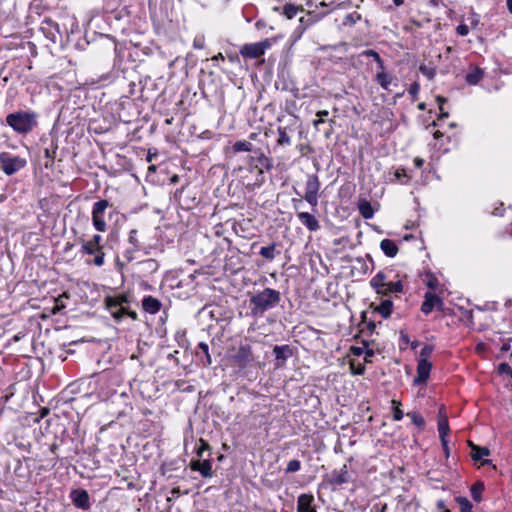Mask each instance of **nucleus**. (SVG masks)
Instances as JSON below:
<instances>
[{
    "mask_svg": "<svg viewBox=\"0 0 512 512\" xmlns=\"http://www.w3.org/2000/svg\"><path fill=\"white\" fill-rule=\"evenodd\" d=\"M280 301L281 294L279 291L265 288L250 297V313L253 317H262L266 311L277 306Z\"/></svg>",
    "mask_w": 512,
    "mask_h": 512,
    "instance_id": "obj_1",
    "label": "nucleus"
},
{
    "mask_svg": "<svg viewBox=\"0 0 512 512\" xmlns=\"http://www.w3.org/2000/svg\"><path fill=\"white\" fill-rule=\"evenodd\" d=\"M6 123L14 131L27 134L37 126V114L28 111H17L7 115Z\"/></svg>",
    "mask_w": 512,
    "mask_h": 512,
    "instance_id": "obj_2",
    "label": "nucleus"
},
{
    "mask_svg": "<svg viewBox=\"0 0 512 512\" xmlns=\"http://www.w3.org/2000/svg\"><path fill=\"white\" fill-rule=\"evenodd\" d=\"M27 165V160L9 152L0 153V169L8 176L15 174Z\"/></svg>",
    "mask_w": 512,
    "mask_h": 512,
    "instance_id": "obj_3",
    "label": "nucleus"
},
{
    "mask_svg": "<svg viewBox=\"0 0 512 512\" xmlns=\"http://www.w3.org/2000/svg\"><path fill=\"white\" fill-rule=\"evenodd\" d=\"M102 240L101 235L95 234L89 241H82V252L84 254L95 255L93 264L100 267L104 264L103 247L100 245Z\"/></svg>",
    "mask_w": 512,
    "mask_h": 512,
    "instance_id": "obj_4",
    "label": "nucleus"
},
{
    "mask_svg": "<svg viewBox=\"0 0 512 512\" xmlns=\"http://www.w3.org/2000/svg\"><path fill=\"white\" fill-rule=\"evenodd\" d=\"M111 204L105 200H99L94 203L92 210V223L94 228L99 232H104L107 228L106 222L104 220V213Z\"/></svg>",
    "mask_w": 512,
    "mask_h": 512,
    "instance_id": "obj_5",
    "label": "nucleus"
},
{
    "mask_svg": "<svg viewBox=\"0 0 512 512\" xmlns=\"http://www.w3.org/2000/svg\"><path fill=\"white\" fill-rule=\"evenodd\" d=\"M320 187L319 177L316 174L307 176L306 191L303 198L313 207H316L318 204V192Z\"/></svg>",
    "mask_w": 512,
    "mask_h": 512,
    "instance_id": "obj_6",
    "label": "nucleus"
},
{
    "mask_svg": "<svg viewBox=\"0 0 512 512\" xmlns=\"http://www.w3.org/2000/svg\"><path fill=\"white\" fill-rule=\"evenodd\" d=\"M269 46H270V43L268 40H264V41L252 43V44H245L241 48L240 54L244 58L256 59V58L261 57L265 53V50Z\"/></svg>",
    "mask_w": 512,
    "mask_h": 512,
    "instance_id": "obj_7",
    "label": "nucleus"
},
{
    "mask_svg": "<svg viewBox=\"0 0 512 512\" xmlns=\"http://www.w3.org/2000/svg\"><path fill=\"white\" fill-rule=\"evenodd\" d=\"M328 12H319L316 13L315 11H309L305 16H301L299 18V26L295 29V34L297 37H301L302 34L305 32V30L319 21L322 17H324Z\"/></svg>",
    "mask_w": 512,
    "mask_h": 512,
    "instance_id": "obj_8",
    "label": "nucleus"
},
{
    "mask_svg": "<svg viewBox=\"0 0 512 512\" xmlns=\"http://www.w3.org/2000/svg\"><path fill=\"white\" fill-rule=\"evenodd\" d=\"M233 358L240 368H245L249 363L254 361L251 346L248 344L240 345Z\"/></svg>",
    "mask_w": 512,
    "mask_h": 512,
    "instance_id": "obj_9",
    "label": "nucleus"
},
{
    "mask_svg": "<svg viewBox=\"0 0 512 512\" xmlns=\"http://www.w3.org/2000/svg\"><path fill=\"white\" fill-rule=\"evenodd\" d=\"M432 363L427 359H419L417 364V376L414 378V384L425 383L429 377Z\"/></svg>",
    "mask_w": 512,
    "mask_h": 512,
    "instance_id": "obj_10",
    "label": "nucleus"
},
{
    "mask_svg": "<svg viewBox=\"0 0 512 512\" xmlns=\"http://www.w3.org/2000/svg\"><path fill=\"white\" fill-rule=\"evenodd\" d=\"M273 353L275 355L276 368H281L285 365L287 359L292 356L293 352L289 345L274 346Z\"/></svg>",
    "mask_w": 512,
    "mask_h": 512,
    "instance_id": "obj_11",
    "label": "nucleus"
},
{
    "mask_svg": "<svg viewBox=\"0 0 512 512\" xmlns=\"http://www.w3.org/2000/svg\"><path fill=\"white\" fill-rule=\"evenodd\" d=\"M190 468L193 471H198L204 478H210L213 476L212 464L210 459H205L202 462L200 460H191Z\"/></svg>",
    "mask_w": 512,
    "mask_h": 512,
    "instance_id": "obj_12",
    "label": "nucleus"
},
{
    "mask_svg": "<svg viewBox=\"0 0 512 512\" xmlns=\"http://www.w3.org/2000/svg\"><path fill=\"white\" fill-rule=\"evenodd\" d=\"M71 498L73 501V504L81 509L87 510L90 507V499L89 494L84 489H77L72 491Z\"/></svg>",
    "mask_w": 512,
    "mask_h": 512,
    "instance_id": "obj_13",
    "label": "nucleus"
},
{
    "mask_svg": "<svg viewBox=\"0 0 512 512\" xmlns=\"http://www.w3.org/2000/svg\"><path fill=\"white\" fill-rule=\"evenodd\" d=\"M106 306L108 310L111 312V315L116 320H121L126 313V307L121 306V302L117 299H114L113 297H107L106 300Z\"/></svg>",
    "mask_w": 512,
    "mask_h": 512,
    "instance_id": "obj_14",
    "label": "nucleus"
},
{
    "mask_svg": "<svg viewBox=\"0 0 512 512\" xmlns=\"http://www.w3.org/2000/svg\"><path fill=\"white\" fill-rule=\"evenodd\" d=\"M314 496L311 494H301L297 500L298 512H317L315 507L312 506Z\"/></svg>",
    "mask_w": 512,
    "mask_h": 512,
    "instance_id": "obj_15",
    "label": "nucleus"
},
{
    "mask_svg": "<svg viewBox=\"0 0 512 512\" xmlns=\"http://www.w3.org/2000/svg\"><path fill=\"white\" fill-rule=\"evenodd\" d=\"M435 302H440V306H443V300L438 295L426 292L424 302L421 305V311L426 315L429 314L435 307Z\"/></svg>",
    "mask_w": 512,
    "mask_h": 512,
    "instance_id": "obj_16",
    "label": "nucleus"
},
{
    "mask_svg": "<svg viewBox=\"0 0 512 512\" xmlns=\"http://www.w3.org/2000/svg\"><path fill=\"white\" fill-rule=\"evenodd\" d=\"M300 222L305 225L310 231H317L320 228L319 221L315 216L308 212H300L297 214Z\"/></svg>",
    "mask_w": 512,
    "mask_h": 512,
    "instance_id": "obj_17",
    "label": "nucleus"
},
{
    "mask_svg": "<svg viewBox=\"0 0 512 512\" xmlns=\"http://www.w3.org/2000/svg\"><path fill=\"white\" fill-rule=\"evenodd\" d=\"M349 479L350 475L348 472V468L346 465H343L339 471L334 470L332 472V479L330 480V483L332 485H342L344 483H347Z\"/></svg>",
    "mask_w": 512,
    "mask_h": 512,
    "instance_id": "obj_18",
    "label": "nucleus"
},
{
    "mask_svg": "<svg viewBox=\"0 0 512 512\" xmlns=\"http://www.w3.org/2000/svg\"><path fill=\"white\" fill-rule=\"evenodd\" d=\"M161 302L153 296H146L142 301V307L145 312L155 314L161 309Z\"/></svg>",
    "mask_w": 512,
    "mask_h": 512,
    "instance_id": "obj_19",
    "label": "nucleus"
},
{
    "mask_svg": "<svg viewBox=\"0 0 512 512\" xmlns=\"http://www.w3.org/2000/svg\"><path fill=\"white\" fill-rule=\"evenodd\" d=\"M274 11L280 12L287 19H292L297 15L299 11H303V9L300 6H296L291 3H286L282 7H274Z\"/></svg>",
    "mask_w": 512,
    "mask_h": 512,
    "instance_id": "obj_20",
    "label": "nucleus"
},
{
    "mask_svg": "<svg viewBox=\"0 0 512 512\" xmlns=\"http://www.w3.org/2000/svg\"><path fill=\"white\" fill-rule=\"evenodd\" d=\"M380 248L388 257H395L399 251L396 243L390 239H383L380 242Z\"/></svg>",
    "mask_w": 512,
    "mask_h": 512,
    "instance_id": "obj_21",
    "label": "nucleus"
},
{
    "mask_svg": "<svg viewBox=\"0 0 512 512\" xmlns=\"http://www.w3.org/2000/svg\"><path fill=\"white\" fill-rule=\"evenodd\" d=\"M252 161L254 162V158H252ZM255 167L259 169V173H263V170H270L273 167V161L271 158L265 156L264 154H260L255 159Z\"/></svg>",
    "mask_w": 512,
    "mask_h": 512,
    "instance_id": "obj_22",
    "label": "nucleus"
},
{
    "mask_svg": "<svg viewBox=\"0 0 512 512\" xmlns=\"http://www.w3.org/2000/svg\"><path fill=\"white\" fill-rule=\"evenodd\" d=\"M484 77V71L479 67H474L466 74L465 80L469 85L478 84Z\"/></svg>",
    "mask_w": 512,
    "mask_h": 512,
    "instance_id": "obj_23",
    "label": "nucleus"
},
{
    "mask_svg": "<svg viewBox=\"0 0 512 512\" xmlns=\"http://www.w3.org/2000/svg\"><path fill=\"white\" fill-rule=\"evenodd\" d=\"M469 446L471 447V457L474 461H480L485 456L490 455V450L487 447H481L469 442Z\"/></svg>",
    "mask_w": 512,
    "mask_h": 512,
    "instance_id": "obj_24",
    "label": "nucleus"
},
{
    "mask_svg": "<svg viewBox=\"0 0 512 512\" xmlns=\"http://www.w3.org/2000/svg\"><path fill=\"white\" fill-rule=\"evenodd\" d=\"M393 302L391 299H385L379 306L375 308V311L381 314L385 319L389 318L392 313Z\"/></svg>",
    "mask_w": 512,
    "mask_h": 512,
    "instance_id": "obj_25",
    "label": "nucleus"
},
{
    "mask_svg": "<svg viewBox=\"0 0 512 512\" xmlns=\"http://www.w3.org/2000/svg\"><path fill=\"white\" fill-rule=\"evenodd\" d=\"M358 209H359L361 216L364 219H370L374 215V210H373L371 204L366 200H362L359 202Z\"/></svg>",
    "mask_w": 512,
    "mask_h": 512,
    "instance_id": "obj_26",
    "label": "nucleus"
},
{
    "mask_svg": "<svg viewBox=\"0 0 512 512\" xmlns=\"http://www.w3.org/2000/svg\"><path fill=\"white\" fill-rule=\"evenodd\" d=\"M386 274L382 271L378 272L370 281V285L374 289H382L386 285Z\"/></svg>",
    "mask_w": 512,
    "mask_h": 512,
    "instance_id": "obj_27",
    "label": "nucleus"
},
{
    "mask_svg": "<svg viewBox=\"0 0 512 512\" xmlns=\"http://www.w3.org/2000/svg\"><path fill=\"white\" fill-rule=\"evenodd\" d=\"M259 254L269 260V261H272L275 256H276V244L275 243H271L270 245L268 246H265V247H262L259 251Z\"/></svg>",
    "mask_w": 512,
    "mask_h": 512,
    "instance_id": "obj_28",
    "label": "nucleus"
},
{
    "mask_svg": "<svg viewBox=\"0 0 512 512\" xmlns=\"http://www.w3.org/2000/svg\"><path fill=\"white\" fill-rule=\"evenodd\" d=\"M471 496L473 498L474 501L476 502H480L482 500V492L484 491V484L483 482L481 481H477L475 482L472 486H471Z\"/></svg>",
    "mask_w": 512,
    "mask_h": 512,
    "instance_id": "obj_29",
    "label": "nucleus"
},
{
    "mask_svg": "<svg viewBox=\"0 0 512 512\" xmlns=\"http://www.w3.org/2000/svg\"><path fill=\"white\" fill-rule=\"evenodd\" d=\"M438 431H439L440 440L446 439V437L449 433V424H448V419H447L446 415H444L442 418H439Z\"/></svg>",
    "mask_w": 512,
    "mask_h": 512,
    "instance_id": "obj_30",
    "label": "nucleus"
},
{
    "mask_svg": "<svg viewBox=\"0 0 512 512\" xmlns=\"http://www.w3.org/2000/svg\"><path fill=\"white\" fill-rule=\"evenodd\" d=\"M360 20H361V14L354 11L352 13L345 15V17L343 18L342 25L351 27V26L355 25Z\"/></svg>",
    "mask_w": 512,
    "mask_h": 512,
    "instance_id": "obj_31",
    "label": "nucleus"
},
{
    "mask_svg": "<svg viewBox=\"0 0 512 512\" xmlns=\"http://www.w3.org/2000/svg\"><path fill=\"white\" fill-rule=\"evenodd\" d=\"M278 139L277 144L284 146V145H290L291 144V138L288 135L285 127H279L278 128Z\"/></svg>",
    "mask_w": 512,
    "mask_h": 512,
    "instance_id": "obj_32",
    "label": "nucleus"
},
{
    "mask_svg": "<svg viewBox=\"0 0 512 512\" xmlns=\"http://www.w3.org/2000/svg\"><path fill=\"white\" fill-rule=\"evenodd\" d=\"M376 80L383 89H388L392 79L384 70H381V72L377 73Z\"/></svg>",
    "mask_w": 512,
    "mask_h": 512,
    "instance_id": "obj_33",
    "label": "nucleus"
},
{
    "mask_svg": "<svg viewBox=\"0 0 512 512\" xmlns=\"http://www.w3.org/2000/svg\"><path fill=\"white\" fill-rule=\"evenodd\" d=\"M406 415L411 418L413 424H415L417 427L422 429L425 426V420L420 413L408 412Z\"/></svg>",
    "mask_w": 512,
    "mask_h": 512,
    "instance_id": "obj_34",
    "label": "nucleus"
},
{
    "mask_svg": "<svg viewBox=\"0 0 512 512\" xmlns=\"http://www.w3.org/2000/svg\"><path fill=\"white\" fill-rule=\"evenodd\" d=\"M456 502L459 504L461 512H473L472 504L466 497H457Z\"/></svg>",
    "mask_w": 512,
    "mask_h": 512,
    "instance_id": "obj_35",
    "label": "nucleus"
},
{
    "mask_svg": "<svg viewBox=\"0 0 512 512\" xmlns=\"http://www.w3.org/2000/svg\"><path fill=\"white\" fill-rule=\"evenodd\" d=\"M364 55H366L367 57L373 58L376 61L380 70H385L384 62L378 52H376L374 50H366V51H364Z\"/></svg>",
    "mask_w": 512,
    "mask_h": 512,
    "instance_id": "obj_36",
    "label": "nucleus"
},
{
    "mask_svg": "<svg viewBox=\"0 0 512 512\" xmlns=\"http://www.w3.org/2000/svg\"><path fill=\"white\" fill-rule=\"evenodd\" d=\"M198 352L197 353H203L205 355V358H206V362H204L205 365H211L212 363V360H211V357H210V354H209V347L206 343L204 342H201L199 343L198 347Z\"/></svg>",
    "mask_w": 512,
    "mask_h": 512,
    "instance_id": "obj_37",
    "label": "nucleus"
},
{
    "mask_svg": "<svg viewBox=\"0 0 512 512\" xmlns=\"http://www.w3.org/2000/svg\"><path fill=\"white\" fill-rule=\"evenodd\" d=\"M251 148H252V144L250 142H248V141H237L233 145V150L235 152L251 151Z\"/></svg>",
    "mask_w": 512,
    "mask_h": 512,
    "instance_id": "obj_38",
    "label": "nucleus"
},
{
    "mask_svg": "<svg viewBox=\"0 0 512 512\" xmlns=\"http://www.w3.org/2000/svg\"><path fill=\"white\" fill-rule=\"evenodd\" d=\"M350 369L354 375H362L365 372V366L361 363H356L354 360L350 361Z\"/></svg>",
    "mask_w": 512,
    "mask_h": 512,
    "instance_id": "obj_39",
    "label": "nucleus"
},
{
    "mask_svg": "<svg viewBox=\"0 0 512 512\" xmlns=\"http://www.w3.org/2000/svg\"><path fill=\"white\" fill-rule=\"evenodd\" d=\"M128 241L133 246L134 251H138L140 249L139 241L137 239V230L136 229H132L130 231Z\"/></svg>",
    "mask_w": 512,
    "mask_h": 512,
    "instance_id": "obj_40",
    "label": "nucleus"
},
{
    "mask_svg": "<svg viewBox=\"0 0 512 512\" xmlns=\"http://www.w3.org/2000/svg\"><path fill=\"white\" fill-rule=\"evenodd\" d=\"M420 72L425 75L428 79H433L436 75V70L433 67H428L426 65H421L419 67Z\"/></svg>",
    "mask_w": 512,
    "mask_h": 512,
    "instance_id": "obj_41",
    "label": "nucleus"
},
{
    "mask_svg": "<svg viewBox=\"0 0 512 512\" xmlns=\"http://www.w3.org/2000/svg\"><path fill=\"white\" fill-rule=\"evenodd\" d=\"M301 468V463L299 460L293 459L288 462L286 467V473H294L299 471Z\"/></svg>",
    "mask_w": 512,
    "mask_h": 512,
    "instance_id": "obj_42",
    "label": "nucleus"
},
{
    "mask_svg": "<svg viewBox=\"0 0 512 512\" xmlns=\"http://www.w3.org/2000/svg\"><path fill=\"white\" fill-rule=\"evenodd\" d=\"M55 150L50 151V149L46 148L44 150V156L47 158V162L45 163V167L49 168L53 166L54 158H55Z\"/></svg>",
    "mask_w": 512,
    "mask_h": 512,
    "instance_id": "obj_43",
    "label": "nucleus"
},
{
    "mask_svg": "<svg viewBox=\"0 0 512 512\" xmlns=\"http://www.w3.org/2000/svg\"><path fill=\"white\" fill-rule=\"evenodd\" d=\"M199 442H200V446L197 448L196 454L198 457L201 458L203 456L204 451L210 450V445L202 438L199 439Z\"/></svg>",
    "mask_w": 512,
    "mask_h": 512,
    "instance_id": "obj_44",
    "label": "nucleus"
},
{
    "mask_svg": "<svg viewBox=\"0 0 512 512\" xmlns=\"http://www.w3.org/2000/svg\"><path fill=\"white\" fill-rule=\"evenodd\" d=\"M434 348L432 345H425L421 351H420V358L419 359H427L432 354Z\"/></svg>",
    "mask_w": 512,
    "mask_h": 512,
    "instance_id": "obj_45",
    "label": "nucleus"
},
{
    "mask_svg": "<svg viewBox=\"0 0 512 512\" xmlns=\"http://www.w3.org/2000/svg\"><path fill=\"white\" fill-rule=\"evenodd\" d=\"M388 283H389L393 293H402L403 292V284L400 280L396 281V282H388Z\"/></svg>",
    "mask_w": 512,
    "mask_h": 512,
    "instance_id": "obj_46",
    "label": "nucleus"
},
{
    "mask_svg": "<svg viewBox=\"0 0 512 512\" xmlns=\"http://www.w3.org/2000/svg\"><path fill=\"white\" fill-rule=\"evenodd\" d=\"M193 47L195 49H203L205 47L204 36H197L194 38Z\"/></svg>",
    "mask_w": 512,
    "mask_h": 512,
    "instance_id": "obj_47",
    "label": "nucleus"
},
{
    "mask_svg": "<svg viewBox=\"0 0 512 512\" xmlns=\"http://www.w3.org/2000/svg\"><path fill=\"white\" fill-rule=\"evenodd\" d=\"M375 291L377 294L381 296H389L390 294L393 293L388 282L386 283L385 286L382 287V289H375Z\"/></svg>",
    "mask_w": 512,
    "mask_h": 512,
    "instance_id": "obj_48",
    "label": "nucleus"
},
{
    "mask_svg": "<svg viewBox=\"0 0 512 512\" xmlns=\"http://www.w3.org/2000/svg\"><path fill=\"white\" fill-rule=\"evenodd\" d=\"M375 291L377 294L381 296H389L390 294L393 293L388 282L386 283L385 286L382 287V289H375Z\"/></svg>",
    "mask_w": 512,
    "mask_h": 512,
    "instance_id": "obj_49",
    "label": "nucleus"
},
{
    "mask_svg": "<svg viewBox=\"0 0 512 512\" xmlns=\"http://www.w3.org/2000/svg\"><path fill=\"white\" fill-rule=\"evenodd\" d=\"M498 372L499 374H511L512 376V369L510 367V365L508 363H501L499 366H498Z\"/></svg>",
    "mask_w": 512,
    "mask_h": 512,
    "instance_id": "obj_50",
    "label": "nucleus"
},
{
    "mask_svg": "<svg viewBox=\"0 0 512 512\" xmlns=\"http://www.w3.org/2000/svg\"><path fill=\"white\" fill-rule=\"evenodd\" d=\"M420 90V86L417 82H414L413 84H411L410 88H409V94L413 96V98H416L418 92Z\"/></svg>",
    "mask_w": 512,
    "mask_h": 512,
    "instance_id": "obj_51",
    "label": "nucleus"
},
{
    "mask_svg": "<svg viewBox=\"0 0 512 512\" xmlns=\"http://www.w3.org/2000/svg\"><path fill=\"white\" fill-rule=\"evenodd\" d=\"M456 31L459 35L466 36L469 33V27L466 24H460Z\"/></svg>",
    "mask_w": 512,
    "mask_h": 512,
    "instance_id": "obj_52",
    "label": "nucleus"
},
{
    "mask_svg": "<svg viewBox=\"0 0 512 512\" xmlns=\"http://www.w3.org/2000/svg\"><path fill=\"white\" fill-rule=\"evenodd\" d=\"M403 418V411L396 406L393 411V419L395 421H400Z\"/></svg>",
    "mask_w": 512,
    "mask_h": 512,
    "instance_id": "obj_53",
    "label": "nucleus"
},
{
    "mask_svg": "<svg viewBox=\"0 0 512 512\" xmlns=\"http://www.w3.org/2000/svg\"><path fill=\"white\" fill-rule=\"evenodd\" d=\"M144 264L148 267V269L156 270L158 267V264L155 260L149 259L144 262Z\"/></svg>",
    "mask_w": 512,
    "mask_h": 512,
    "instance_id": "obj_54",
    "label": "nucleus"
},
{
    "mask_svg": "<svg viewBox=\"0 0 512 512\" xmlns=\"http://www.w3.org/2000/svg\"><path fill=\"white\" fill-rule=\"evenodd\" d=\"M441 444L443 446V450H444L445 456L449 457L450 449H449L447 440L446 439H442L441 440Z\"/></svg>",
    "mask_w": 512,
    "mask_h": 512,
    "instance_id": "obj_55",
    "label": "nucleus"
},
{
    "mask_svg": "<svg viewBox=\"0 0 512 512\" xmlns=\"http://www.w3.org/2000/svg\"><path fill=\"white\" fill-rule=\"evenodd\" d=\"M436 100L438 102V105H439V109L442 110L443 109V105L447 102V99L443 96H437L436 97Z\"/></svg>",
    "mask_w": 512,
    "mask_h": 512,
    "instance_id": "obj_56",
    "label": "nucleus"
},
{
    "mask_svg": "<svg viewBox=\"0 0 512 512\" xmlns=\"http://www.w3.org/2000/svg\"><path fill=\"white\" fill-rule=\"evenodd\" d=\"M395 177L400 180L402 177H406V171L405 169H398L395 172Z\"/></svg>",
    "mask_w": 512,
    "mask_h": 512,
    "instance_id": "obj_57",
    "label": "nucleus"
},
{
    "mask_svg": "<svg viewBox=\"0 0 512 512\" xmlns=\"http://www.w3.org/2000/svg\"><path fill=\"white\" fill-rule=\"evenodd\" d=\"M351 352L356 356H360L364 350L362 347H351Z\"/></svg>",
    "mask_w": 512,
    "mask_h": 512,
    "instance_id": "obj_58",
    "label": "nucleus"
},
{
    "mask_svg": "<svg viewBox=\"0 0 512 512\" xmlns=\"http://www.w3.org/2000/svg\"><path fill=\"white\" fill-rule=\"evenodd\" d=\"M438 283V280L433 277L432 279H430L427 283V286L430 288V289H435L436 288V285Z\"/></svg>",
    "mask_w": 512,
    "mask_h": 512,
    "instance_id": "obj_59",
    "label": "nucleus"
},
{
    "mask_svg": "<svg viewBox=\"0 0 512 512\" xmlns=\"http://www.w3.org/2000/svg\"><path fill=\"white\" fill-rule=\"evenodd\" d=\"M366 328L370 333H373L376 328V324L373 321H370L366 324Z\"/></svg>",
    "mask_w": 512,
    "mask_h": 512,
    "instance_id": "obj_60",
    "label": "nucleus"
},
{
    "mask_svg": "<svg viewBox=\"0 0 512 512\" xmlns=\"http://www.w3.org/2000/svg\"><path fill=\"white\" fill-rule=\"evenodd\" d=\"M125 315L131 317L133 320H136L137 319V313L135 311H130L126 308V313Z\"/></svg>",
    "mask_w": 512,
    "mask_h": 512,
    "instance_id": "obj_61",
    "label": "nucleus"
},
{
    "mask_svg": "<svg viewBox=\"0 0 512 512\" xmlns=\"http://www.w3.org/2000/svg\"><path fill=\"white\" fill-rule=\"evenodd\" d=\"M113 298L119 300L121 302V306H124V304L128 303V299L124 295H122L120 297H113Z\"/></svg>",
    "mask_w": 512,
    "mask_h": 512,
    "instance_id": "obj_62",
    "label": "nucleus"
},
{
    "mask_svg": "<svg viewBox=\"0 0 512 512\" xmlns=\"http://www.w3.org/2000/svg\"><path fill=\"white\" fill-rule=\"evenodd\" d=\"M414 163H415L416 167L421 168L424 164V160L417 157L414 159Z\"/></svg>",
    "mask_w": 512,
    "mask_h": 512,
    "instance_id": "obj_63",
    "label": "nucleus"
},
{
    "mask_svg": "<svg viewBox=\"0 0 512 512\" xmlns=\"http://www.w3.org/2000/svg\"><path fill=\"white\" fill-rule=\"evenodd\" d=\"M329 114V112L327 110H321V111H318L317 112V116L324 119V117H327Z\"/></svg>",
    "mask_w": 512,
    "mask_h": 512,
    "instance_id": "obj_64",
    "label": "nucleus"
}]
</instances>
